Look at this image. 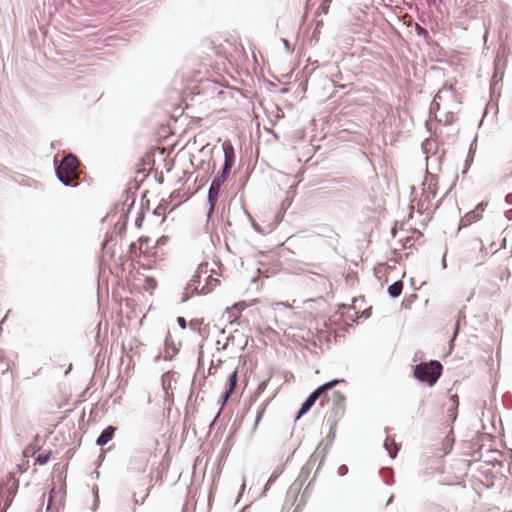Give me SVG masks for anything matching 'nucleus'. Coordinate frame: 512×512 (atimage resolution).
I'll use <instances>...</instances> for the list:
<instances>
[{
  "instance_id": "40",
  "label": "nucleus",
  "mask_w": 512,
  "mask_h": 512,
  "mask_svg": "<svg viewBox=\"0 0 512 512\" xmlns=\"http://www.w3.org/2000/svg\"><path fill=\"white\" fill-rule=\"evenodd\" d=\"M505 200L509 205H512V193L507 194Z\"/></svg>"
},
{
  "instance_id": "46",
  "label": "nucleus",
  "mask_w": 512,
  "mask_h": 512,
  "mask_svg": "<svg viewBox=\"0 0 512 512\" xmlns=\"http://www.w3.org/2000/svg\"><path fill=\"white\" fill-rule=\"evenodd\" d=\"M154 215L156 216H160L161 215V212H160V207L156 208L155 211H154Z\"/></svg>"
},
{
  "instance_id": "45",
  "label": "nucleus",
  "mask_w": 512,
  "mask_h": 512,
  "mask_svg": "<svg viewBox=\"0 0 512 512\" xmlns=\"http://www.w3.org/2000/svg\"><path fill=\"white\" fill-rule=\"evenodd\" d=\"M189 299V295L187 293H183L182 302H186Z\"/></svg>"
},
{
  "instance_id": "51",
  "label": "nucleus",
  "mask_w": 512,
  "mask_h": 512,
  "mask_svg": "<svg viewBox=\"0 0 512 512\" xmlns=\"http://www.w3.org/2000/svg\"><path fill=\"white\" fill-rule=\"evenodd\" d=\"M231 339H233V337H228V338H227V342H229ZM227 344H228V343H226V344L224 345L223 349H226Z\"/></svg>"
},
{
  "instance_id": "13",
  "label": "nucleus",
  "mask_w": 512,
  "mask_h": 512,
  "mask_svg": "<svg viewBox=\"0 0 512 512\" xmlns=\"http://www.w3.org/2000/svg\"><path fill=\"white\" fill-rule=\"evenodd\" d=\"M50 456H51V452L50 451H42V452H39L36 456H35V461L39 464V465H45L48 463L49 459H50Z\"/></svg>"
},
{
  "instance_id": "50",
  "label": "nucleus",
  "mask_w": 512,
  "mask_h": 512,
  "mask_svg": "<svg viewBox=\"0 0 512 512\" xmlns=\"http://www.w3.org/2000/svg\"><path fill=\"white\" fill-rule=\"evenodd\" d=\"M442 266H443V268H446L445 255H444V256H443V258H442Z\"/></svg>"
},
{
  "instance_id": "35",
  "label": "nucleus",
  "mask_w": 512,
  "mask_h": 512,
  "mask_svg": "<svg viewBox=\"0 0 512 512\" xmlns=\"http://www.w3.org/2000/svg\"><path fill=\"white\" fill-rule=\"evenodd\" d=\"M143 220H144V216L143 215H139L136 218L135 225H136L137 228H141Z\"/></svg>"
},
{
  "instance_id": "47",
  "label": "nucleus",
  "mask_w": 512,
  "mask_h": 512,
  "mask_svg": "<svg viewBox=\"0 0 512 512\" xmlns=\"http://www.w3.org/2000/svg\"><path fill=\"white\" fill-rule=\"evenodd\" d=\"M196 323H197V321L192 320V321H190L189 325H190V327H191L192 329H195V327H194V326H195V324H196Z\"/></svg>"
},
{
  "instance_id": "44",
  "label": "nucleus",
  "mask_w": 512,
  "mask_h": 512,
  "mask_svg": "<svg viewBox=\"0 0 512 512\" xmlns=\"http://www.w3.org/2000/svg\"><path fill=\"white\" fill-rule=\"evenodd\" d=\"M265 388H266V383H265V382H262V383L259 385V387H258V389H259L260 391H264V390H265Z\"/></svg>"
},
{
  "instance_id": "41",
  "label": "nucleus",
  "mask_w": 512,
  "mask_h": 512,
  "mask_svg": "<svg viewBox=\"0 0 512 512\" xmlns=\"http://www.w3.org/2000/svg\"><path fill=\"white\" fill-rule=\"evenodd\" d=\"M98 502H99V500H98V498H96V499H95V501H94V504H93V506H92V508H91V510H92L93 512H95V511L97 510V508H98Z\"/></svg>"
},
{
  "instance_id": "18",
  "label": "nucleus",
  "mask_w": 512,
  "mask_h": 512,
  "mask_svg": "<svg viewBox=\"0 0 512 512\" xmlns=\"http://www.w3.org/2000/svg\"><path fill=\"white\" fill-rule=\"evenodd\" d=\"M415 31L418 36L423 37L426 41L430 38L428 30L419 24H416Z\"/></svg>"
},
{
  "instance_id": "16",
  "label": "nucleus",
  "mask_w": 512,
  "mask_h": 512,
  "mask_svg": "<svg viewBox=\"0 0 512 512\" xmlns=\"http://www.w3.org/2000/svg\"><path fill=\"white\" fill-rule=\"evenodd\" d=\"M503 73V70L499 66V57L497 56L495 60V71L492 80H498L500 82L502 80Z\"/></svg>"
},
{
  "instance_id": "34",
  "label": "nucleus",
  "mask_w": 512,
  "mask_h": 512,
  "mask_svg": "<svg viewBox=\"0 0 512 512\" xmlns=\"http://www.w3.org/2000/svg\"><path fill=\"white\" fill-rule=\"evenodd\" d=\"M486 207H487V202H480L477 205L475 210H477L481 214V212H483L486 209Z\"/></svg>"
},
{
  "instance_id": "36",
  "label": "nucleus",
  "mask_w": 512,
  "mask_h": 512,
  "mask_svg": "<svg viewBox=\"0 0 512 512\" xmlns=\"http://www.w3.org/2000/svg\"><path fill=\"white\" fill-rule=\"evenodd\" d=\"M335 436H336V431L334 429V427H330V431H329V438H330V442L332 443L335 439Z\"/></svg>"
},
{
  "instance_id": "43",
  "label": "nucleus",
  "mask_w": 512,
  "mask_h": 512,
  "mask_svg": "<svg viewBox=\"0 0 512 512\" xmlns=\"http://www.w3.org/2000/svg\"><path fill=\"white\" fill-rule=\"evenodd\" d=\"M54 492V490L52 489L50 491V495H49V500H48V505H47V509H49L51 503H52V493Z\"/></svg>"
},
{
  "instance_id": "29",
  "label": "nucleus",
  "mask_w": 512,
  "mask_h": 512,
  "mask_svg": "<svg viewBox=\"0 0 512 512\" xmlns=\"http://www.w3.org/2000/svg\"><path fill=\"white\" fill-rule=\"evenodd\" d=\"M226 181V179H221L220 178V175L218 174L217 176H215L211 182V184H217V186H222V184Z\"/></svg>"
},
{
  "instance_id": "33",
  "label": "nucleus",
  "mask_w": 512,
  "mask_h": 512,
  "mask_svg": "<svg viewBox=\"0 0 512 512\" xmlns=\"http://www.w3.org/2000/svg\"><path fill=\"white\" fill-rule=\"evenodd\" d=\"M348 473V467L346 465H341L339 468H338V474L340 476H345L346 474Z\"/></svg>"
},
{
  "instance_id": "53",
  "label": "nucleus",
  "mask_w": 512,
  "mask_h": 512,
  "mask_svg": "<svg viewBox=\"0 0 512 512\" xmlns=\"http://www.w3.org/2000/svg\"><path fill=\"white\" fill-rule=\"evenodd\" d=\"M133 204H134V200H132V201H131V203L129 204V208H130L131 206H133Z\"/></svg>"
},
{
  "instance_id": "27",
  "label": "nucleus",
  "mask_w": 512,
  "mask_h": 512,
  "mask_svg": "<svg viewBox=\"0 0 512 512\" xmlns=\"http://www.w3.org/2000/svg\"><path fill=\"white\" fill-rule=\"evenodd\" d=\"M438 99H441V96H440L439 94H437V95L434 97V99H433V101H432V103H431V105H430V111H433V110H435V111H436V110H438V109H439Z\"/></svg>"
},
{
  "instance_id": "8",
  "label": "nucleus",
  "mask_w": 512,
  "mask_h": 512,
  "mask_svg": "<svg viewBox=\"0 0 512 512\" xmlns=\"http://www.w3.org/2000/svg\"><path fill=\"white\" fill-rule=\"evenodd\" d=\"M345 396L340 391H334L332 394L333 411L335 415H342L345 410Z\"/></svg>"
},
{
  "instance_id": "32",
  "label": "nucleus",
  "mask_w": 512,
  "mask_h": 512,
  "mask_svg": "<svg viewBox=\"0 0 512 512\" xmlns=\"http://www.w3.org/2000/svg\"><path fill=\"white\" fill-rule=\"evenodd\" d=\"M282 42H283V45H284V48L285 50L288 52V53H292L293 52V48L290 44V42L287 40V39H282Z\"/></svg>"
},
{
  "instance_id": "39",
  "label": "nucleus",
  "mask_w": 512,
  "mask_h": 512,
  "mask_svg": "<svg viewBox=\"0 0 512 512\" xmlns=\"http://www.w3.org/2000/svg\"><path fill=\"white\" fill-rule=\"evenodd\" d=\"M155 180H156L158 183L162 184V183H163V180H164V178H163V174H162V173H160L159 175H156Z\"/></svg>"
},
{
  "instance_id": "26",
  "label": "nucleus",
  "mask_w": 512,
  "mask_h": 512,
  "mask_svg": "<svg viewBox=\"0 0 512 512\" xmlns=\"http://www.w3.org/2000/svg\"><path fill=\"white\" fill-rule=\"evenodd\" d=\"M220 189H221V187L217 186L216 183L210 184L209 189H208V194H212L214 196H219Z\"/></svg>"
},
{
  "instance_id": "20",
  "label": "nucleus",
  "mask_w": 512,
  "mask_h": 512,
  "mask_svg": "<svg viewBox=\"0 0 512 512\" xmlns=\"http://www.w3.org/2000/svg\"><path fill=\"white\" fill-rule=\"evenodd\" d=\"M128 211H129V209L127 211H125L123 209V213L120 216V220L123 219V223L119 227V233H122V232H124L126 230V225H127V220H128Z\"/></svg>"
},
{
  "instance_id": "23",
  "label": "nucleus",
  "mask_w": 512,
  "mask_h": 512,
  "mask_svg": "<svg viewBox=\"0 0 512 512\" xmlns=\"http://www.w3.org/2000/svg\"><path fill=\"white\" fill-rule=\"evenodd\" d=\"M156 285H157V283L154 278H152V277L145 278V285H144L145 289H147V290L154 289V288H156Z\"/></svg>"
},
{
  "instance_id": "54",
  "label": "nucleus",
  "mask_w": 512,
  "mask_h": 512,
  "mask_svg": "<svg viewBox=\"0 0 512 512\" xmlns=\"http://www.w3.org/2000/svg\"><path fill=\"white\" fill-rule=\"evenodd\" d=\"M134 247H135V244H134V243H132V244L130 245V248H131V249H134Z\"/></svg>"
},
{
  "instance_id": "7",
  "label": "nucleus",
  "mask_w": 512,
  "mask_h": 512,
  "mask_svg": "<svg viewBox=\"0 0 512 512\" xmlns=\"http://www.w3.org/2000/svg\"><path fill=\"white\" fill-rule=\"evenodd\" d=\"M117 428L115 426L109 425L104 428L98 438L96 439V445L99 447L105 446L108 442H110L116 432Z\"/></svg>"
},
{
  "instance_id": "4",
  "label": "nucleus",
  "mask_w": 512,
  "mask_h": 512,
  "mask_svg": "<svg viewBox=\"0 0 512 512\" xmlns=\"http://www.w3.org/2000/svg\"><path fill=\"white\" fill-rule=\"evenodd\" d=\"M18 487L19 480L16 478L15 473H8L5 481L0 483V506H3L5 509L10 507Z\"/></svg>"
},
{
  "instance_id": "22",
  "label": "nucleus",
  "mask_w": 512,
  "mask_h": 512,
  "mask_svg": "<svg viewBox=\"0 0 512 512\" xmlns=\"http://www.w3.org/2000/svg\"><path fill=\"white\" fill-rule=\"evenodd\" d=\"M499 85V81L498 80H492L491 82V85H490V90H491V96L492 97H495L496 94L499 95V90H500V86Z\"/></svg>"
},
{
  "instance_id": "31",
  "label": "nucleus",
  "mask_w": 512,
  "mask_h": 512,
  "mask_svg": "<svg viewBox=\"0 0 512 512\" xmlns=\"http://www.w3.org/2000/svg\"><path fill=\"white\" fill-rule=\"evenodd\" d=\"M383 445H384V448L388 451L389 456H390L392 459H394V458L396 457V455H397V450H395V451L390 450V449H389V447H388L387 440H385V441H384V444H383Z\"/></svg>"
},
{
  "instance_id": "38",
  "label": "nucleus",
  "mask_w": 512,
  "mask_h": 512,
  "mask_svg": "<svg viewBox=\"0 0 512 512\" xmlns=\"http://www.w3.org/2000/svg\"><path fill=\"white\" fill-rule=\"evenodd\" d=\"M450 401H452V402H453V405H454L455 407H457V406H458V396H457V395H452V396L450 397Z\"/></svg>"
},
{
  "instance_id": "2",
  "label": "nucleus",
  "mask_w": 512,
  "mask_h": 512,
  "mask_svg": "<svg viewBox=\"0 0 512 512\" xmlns=\"http://www.w3.org/2000/svg\"><path fill=\"white\" fill-rule=\"evenodd\" d=\"M443 366L438 360L421 362L414 367V377L428 386H433L442 374Z\"/></svg>"
},
{
  "instance_id": "42",
  "label": "nucleus",
  "mask_w": 512,
  "mask_h": 512,
  "mask_svg": "<svg viewBox=\"0 0 512 512\" xmlns=\"http://www.w3.org/2000/svg\"><path fill=\"white\" fill-rule=\"evenodd\" d=\"M328 2H329L328 0H324V3L322 4V9L325 13L327 12V9H328V5H327Z\"/></svg>"
},
{
  "instance_id": "10",
  "label": "nucleus",
  "mask_w": 512,
  "mask_h": 512,
  "mask_svg": "<svg viewBox=\"0 0 512 512\" xmlns=\"http://www.w3.org/2000/svg\"><path fill=\"white\" fill-rule=\"evenodd\" d=\"M381 477L384 479L385 483L389 486L393 485L394 483V479H393V476H394V473H393V470L391 468H388V467H383L380 469L379 471Z\"/></svg>"
},
{
  "instance_id": "6",
  "label": "nucleus",
  "mask_w": 512,
  "mask_h": 512,
  "mask_svg": "<svg viewBox=\"0 0 512 512\" xmlns=\"http://www.w3.org/2000/svg\"><path fill=\"white\" fill-rule=\"evenodd\" d=\"M206 272H207V264H205V265L201 264L198 267L197 271L192 276V278L190 279L189 283L187 284L186 289L192 288L195 292L201 293V294H206V293L210 292L211 289L209 287H207L206 284L203 285L201 288H199L201 274L206 273Z\"/></svg>"
},
{
  "instance_id": "14",
  "label": "nucleus",
  "mask_w": 512,
  "mask_h": 512,
  "mask_svg": "<svg viewBox=\"0 0 512 512\" xmlns=\"http://www.w3.org/2000/svg\"><path fill=\"white\" fill-rule=\"evenodd\" d=\"M476 144V139H474L472 141V143L470 144V148H469V152H468V155H467V158L465 160V169L463 170V173H466L468 167L470 166V164L473 162L474 160V155H475V151L473 150V145Z\"/></svg>"
},
{
  "instance_id": "30",
  "label": "nucleus",
  "mask_w": 512,
  "mask_h": 512,
  "mask_svg": "<svg viewBox=\"0 0 512 512\" xmlns=\"http://www.w3.org/2000/svg\"><path fill=\"white\" fill-rule=\"evenodd\" d=\"M177 324L181 329H185L187 327V322L184 317H177Z\"/></svg>"
},
{
  "instance_id": "48",
  "label": "nucleus",
  "mask_w": 512,
  "mask_h": 512,
  "mask_svg": "<svg viewBox=\"0 0 512 512\" xmlns=\"http://www.w3.org/2000/svg\"><path fill=\"white\" fill-rule=\"evenodd\" d=\"M394 499V495H391L387 500V505L391 504Z\"/></svg>"
},
{
  "instance_id": "5",
  "label": "nucleus",
  "mask_w": 512,
  "mask_h": 512,
  "mask_svg": "<svg viewBox=\"0 0 512 512\" xmlns=\"http://www.w3.org/2000/svg\"><path fill=\"white\" fill-rule=\"evenodd\" d=\"M222 149L224 153V163L221 171L219 172L221 179H228L231 169L235 163V152L234 147L230 141H225L222 144Z\"/></svg>"
},
{
  "instance_id": "12",
  "label": "nucleus",
  "mask_w": 512,
  "mask_h": 512,
  "mask_svg": "<svg viewBox=\"0 0 512 512\" xmlns=\"http://www.w3.org/2000/svg\"><path fill=\"white\" fill-rule=\"evenodd\" d=\"M219 196H214L212 194L207 193V202L209 205L208 212H207V218L210 219L215 211V207L218 201Z\"/></svg>"
},
{
  "instance_id": "9",
  "label": "nucleus",
  "mask_w": 512,
  "mask_h": 512,
  "mask_svg": "<svg viewBox=\"0 0 512 512\" xmlns=\"http://www.w3.org/2000/svg\"><path fill=\"white\" fill-rule=\"evenodd\" d=\"M403 290V282L401 279L396 280L387 288V293L391 298H397L401 295Z\"/></svg>"
},
{
  "instance_id": "24",
  "label": "nucleus",
  "mask_w": 512,
  "mask_h": 512,
  "mask_svg": "<svg viewBox=\"0 0 512 512\" xmlns=\"http://www.w3.org/2000/svg\"><path fill=\"white\" fill-rule=\"evenodd\" d=\"M462 320H465V315L462 313V312H459L458 314V317H457V322L455 324V329H454V334H453V339L456 338L457 334H458V330H459V325H460V322Z\"/></svg>"
},
{
  "instance_id": "1",
  "label": "nucleus",
  "mask_w": 512,
  "mask_h": 512,
  "mask_svg": "<svg viewBox=\"0 0 512 512\" xmlns=\"http://www.w3.org/2000/svg\"><path fill=\"white\" fill-rule=\"evenodd\" d=\"M78 159L72 154L65 155L58 165H55L57 179L66 187H77L78 176L75 174Z\"/></svg>"
},
{
  "instance_id": "25",
  "label": "nucleus",
  "mask_w": 512,
  "mask_h": 512,
  "mask_svg": "<svg viewBox=\"0 0 512 512\" xmlns=\"http://www.w3.org/2000/svg\"><path fill=\"white\" fill-rule=\"evenodd\" d=\"M232 393H233V390L232 389H228V388L223 392V394L221 396V403H222V405L226 404V402L231 397Z\"/></svg>"
},
{
  "instance_id": "52",
  "label": "nucleus",
  "mask_w": 512,
  "mask_h": 512,
  "mask_svg": "<svg viewBox=\"0 0 512 512\" xmlns=\"http://www.w3.org/2000/svg\"><path fill=\"white\" fill-rule=\"evenodd\" d=\"M431 195H432V197H435L436 192L433 190V191L431 192Z\"/></svg>"
},
{
  "instance_id": "3",
  "label": "nucleus",
  "mask_w": 512,
  "mask_h": 512,
  "mask_svg": "<svg viewBox=\"0 0 512 512\" xmlns=\"http://www.w3.org/2000/svg\"><path fill=\"white\" fill-rule=\"evenodd\" d=\"M342 380L340 379H332L320 386H318L314 391H312L309 396L306 398V400L302 403L299 411L296 415V420L300 419L302 416L307 414L309 410L312 408V406L315 404V402L328 390L334 388L339 382Z\"/></svg>"
},
{
  "instance_id": "11",
  "label": "nucleus",
  "mask_w": 512,
  "mask_h": 512,
  "mask_svg": "<svg viewBox=\"0 0 512 512\" xmlns=\"http://www.w3.org/2000/svg\"><path fill=\"white\" fill-rule=\"evenodd\" d=\"M193 194L187 196V197H184L185 196V192L184 190L182 189H176L174 190L171 194H170V198L172 200H178V203L176 204V206H179L181 203L187 201L188 199H190V197L192 196Z\"/></svg>"
},
{
  "instance_id": "15",
  "label": "nucleus",
  "mask_w": 512,
  "mask_h": 512,
  "mask_svg": "<svg viewBox=\"0 0 512 512\" xmlns=\"http://www.w3.org/2000/svg\"><path fill=\"white\" fill-rule=\"evenodd\" d=\"M237 381H238V371L235 370L228 377V381H227L228 387L227 388L232 389L234 391L237 386Z\"/></svg>"
},
{
  "instance_id": "28",
  "label": "nucleus",
  "mask_w": 512,
  "mask_h": 512,
  "mask_svg": "<svg viewBox=\"0 0 512 512\" xmlns=\"http://www.w3.org/2000/svg\"><path fill=\"white\" fill-rule=\"evenodd\" d=\"M266 406H267V404L263 405V406L261 407V409H260V410H258L257 415H256V419H255V426H257V425H258V423L260 422L261 417H262V415H263V413H264V411H265Z\"/></svg>"
},
{
  "instance_id": "19",
  "label": "nucleus",
  "mask_w": 512,
  "mask_h": 512,
  "mask_svg": "<svg viewBox=\"0 0 512 512\" xmlns=\"http://www.w3.org/2000/svg\"><path fill=\"white\" fill-rule=\"evenodd\" d=\"M465 218L468 223H472L478 221L481 218V214L477 210H474L466 214Z\"/></svg>"
},
{
  "instance_id": "21",
  "label": "nucleus",
  "mask_w": 512,
  "mask_h": 512,
  "mask_svg": "<svg viewBox=\"0 0 512 512\" xmlns=\"http://www.w3.org/2000/svg\"><path fill=\"white\" fill-rule=\"evenodd\" d=\"M314 275L318 278L319 282L324 286L325 291H327L328 288L331 287L329 280L325 276L317 273H314Z\"/></svg>"
},
{
  "instance_id": "37",
  "label": "nucleus",
  "mask_w": 512,
  "mask_h": 512,
  "mask_svg": "<svg viewBox=\"0 0 512 512\" xmlns=\"http://www.w3.org/2000/svg\"><path fill=\"white\" fill-rule=\"evenodd\" d=\"M277 477H278V475H277V474H275V473H273V474L270 476V478H269L268 482L266 483V487H267L268 485L272 484V483L277 479Z\"/></svg>"
},
{
  "instance_id": "49",
  "label": "nucleus",
  "mask_w": 512,
  "mask_h": 512,
  "mask_svg": "<svg viewBox=\"0 0 512 512\" xmlns=\"http://www.w3.org/2000/svg\"><path fill=\"white\" fill-rule=\"evenodd\" d=\"M228 227H231V222L229 220L225 223V229L227 230Z\"/></svg>"
},
{
  "instance_id": "17",
  "label": "nucleus",
  "mask_w": 512,
  "mask_h": 512,
  "mask_svg": "<svg viewBox=\"0 0 512 512\" xmlns=\"http://www.w3.org/2000/svg\"><path fill=\"white\" fill-rule=\"evenodd\" d=\"M323 26V22L322 21H318L316 23V27L314 29V31L312 32L311 34V41L317 43L319 41V36H320V29L321 27Z\"/></svg>"
}]
</instances>
